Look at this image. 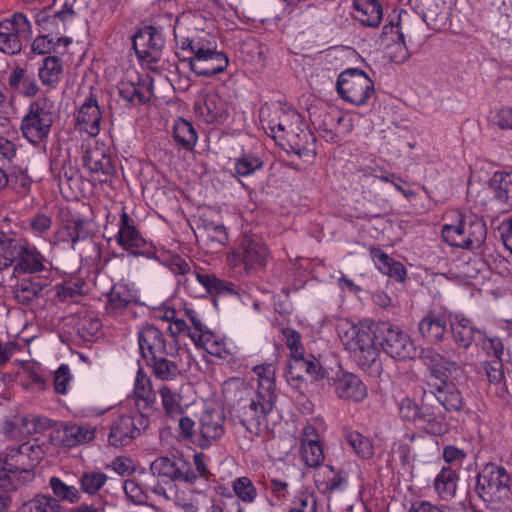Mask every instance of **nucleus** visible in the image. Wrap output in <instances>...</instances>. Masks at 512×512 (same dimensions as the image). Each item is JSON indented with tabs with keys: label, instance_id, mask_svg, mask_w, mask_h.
<instances>
[{
	"label": "nucleus",
	"instance_id": "obj_1",
	"mask_svg": "<svg viewBox=\"0 0 512 512\" xmlns=\"http://www.w3.org/2000/svg\"><path fill=\"white\" fill-rule=\"evenodd\" d=\"M337 332L350 358L362 371L373 377L379 376L383 370L380 347L399 361L413 360L416 354V347L408 335L389 322H342L338 324Z\"/></svg>",
	"mask_w": 512,
	"mask_h": 512
},
{
	"label": "nucleus",
	"instance_id": "obj_2",
	"mask_svg": "<svg viewBox=\"0 0 512 512\" xmlns=\"http://www.w3.org/2000/svg\"><path fill=\"white\" fill-rule=\"evenodd\" d=\"M420 359L429 371L423 397L431 394L446 410L460 411L463 407V397L454 382L449 380L451 372L458 369L457 362L446 360L432 348H422Z\"/></svg>",
	"mask_w": 512,
	"mask_h": 512
},
{
	"label": "nucleus",
	"instance_id": "obj_3",
	"mask_svg": "<svg viewBox=\"0 0 512 512\" xmlns=\"http://www.w3.org/2000/svg\"><path fill=\"white\" fill-rule=\"evenodd\" d=\"M232 383H227L225 387V398L231 403V417L235 423H239L248 432L258 434L263 427H267L266 416L269 414L275 404L276 396L269 393L264 398L260 393L256 398L252 397V390L248 387H239L235 391L237 399H231L230 387Z\"/></svg>",
	"mask_w": 512,
	"mask_h": 512
},
{
	"label": "nucleus",
	"instance_id": "obj_4",
	"mask_svg": "<svg viewBox=\"0 0 512 512\" xmlns=\"http://www.w3.org/2000/svg\"><path fill=\"white\" fill-rule=\"evenodd\" d=\"M511 478L505 468L495 464L487 465L478 474L475 486L467 493L471 503L477 500L486 503L488 507L498 510L511 500Z\"/></svg>",
	"mask_w": 512,
	"mask_h": 512
},
{
	"label": "nucleus",
	"instance_id": "obj_5",
	"mask_svg": "<svg viewBox=\"0 0 512 512\" xmlns=\"http://www.w3.org/2000/svg\"><path fill=\"white\" fill-rule=\"evenodd\" d=\"M452 215L454 222L442 228L444 241L453 247L472 251L479 249L487 236L484 220L472 213L464 214L460 211H454Z\"/></svg>",
	"mask_w": 512,
	"mask_h": 512
},
{
	"label": "nucleus",
	"instance_id": "obj_6",
	"mask_svg": "<svg viewBox=\"0 0 512 512\" xmlns=\"http://www.w3.org/2000/svg\"><path fill=\"white\" fill-rule=\"evenodd\" d=\"M28 451V443H23L18 447H8L4 455H0V491L10 494L19 486L34 480Z\"/></svg>",
	"mask_w": 512,
	"mask_h": 512
},
{
	"label": "nucleus",
	"instance_id": "obj_7",
	"mask_svg": "<svg viewBox=\"0 0 512 512\" xmlns=\"http://www.w3.org/2000/svg\"><path fill=\"white\" fill-rule=\"evenodd\" d=\"M268 249L255 234L244 232L237 246L228 254L227 260L234 267H242L247 274L266 267Z\"/></svg>",
	"mask_w": 512,
	"mask_h": 512
},
{
	"label": "nucleus",
	"instance_id": "obj_8",
	"mask_svg": "<svg viewBox=\"0 0 512 512\" xmlns=\"http://www.w3.org/2000/svg\"><path fill=\"white\" fill-rule=\"evenodd\" d=\"M53 104L47 99L30 103L27 114L22 118L20 130L25 139L36 145L45 140L54 123Z\"/></svg>",
	"mask_w": 512,
	"mask_h": 512
},
{
	"label": "nucleus",
	"instance_id": "obj_9",
	"mask_svg": "<svg viewBox=\"0 0 512 512\" xmlns=\"http://www.w3.org/2000/svg\"><path fill=\"white\" fill-rule=\"evenodd\" d=\"M150 424L147 415L142 412L122 414L114 418L108 425V433L100 431L103 436L107 435V442L110 446L119 448L129 445L134 439L139 437Z\"/></svg>",
	"mask_w": 512,
	"mask_h": 512
},
{
	"label": "nucleus",
	"instance_id": "obj_10",
	"mask_svg": "<svg viewBox=\"0 0 512 512\" xmlns=\"http://www.w3.org/2000/svg\"><path fill=\"white\" fill-rule=\"evenodd\" d=\"M336 91L346 102L355 106L365 105L374 93V82L359 68H348L337 78Z\"/></svg>",
	"mask_w": 512,
	"mask_h": 512
},
{
	"label": "nucleus",
	"instance_id": "obj_11",
	"mask_svg": "<svg viewBox=\"0 0 512 512\" xmlns=\"http://www.w3.org/2000/svg\"><path fill=\"white\" fill-rule=\"evenodd\" d=\"M284 375L288 384L295 389H302L306 385V376L311 381L330 378L328 371L322 367L320 361L312 354L290 357Z\"/></svg>",
	"mask_w": 512,
	"mask_h": 512
},
{
	"label": "nucleus",
	"instance_id": "obj_12",
	"mask_svg": "<svg viewBox=\"0 0 512 512\" xmlns=\"http://www.w3.org/2000/svg\"><path fill=\"white\" fill-rule=\"evenodd\" d=\"M150 471L164 483L180 481L193 484L199 477L188 460L175 455L156 458L150 465Z\"/></svg>",
	"mask_w": 512,
	"mask_h": 512
},
{
	"label": "nucleus",
	"instance_id": "obj_13",
	"mask_svg": "<svg viewBox=\"0 0 512 512\" xmlns=\"http://www.w3.org/2000/svg\"><path fill=\"white\" fill-rule=\"evenodd\" d=\"M216 47V42L206 41L203 47L197 48L196 56L183 59L182 62H187L197 76L212 77L219 74L227 68L229 59L224 52H218Z\"/></svg>",
	"mask_w": 512,
	"mask_h": 512
},
{
	"label": "nucleus",
	"instance_id": "obj_14",
	"mask_svg": "<svg viewBox=\"0 0 512 512\" xmlns=\"http://www.w3.org/2000/svg\"><path fill=\"white\" fill-rule=\"evenodd\" d=\"M117 244L132 256L156 258L154 247L148 243L135 225V221L124 210L119 221V231L116 235Z\"/></svg>",
	"mask_w": 512,
	"mask_h": 512
},
{
	"label": "nucleus",
	"instance_id": "obj_15",
	"mask_svg": "<svg viewBox=\"0 0 512 512\" xmlns=\"http://www.w3.org/2000/svg\"><path fill=\"white\" fill-rule=\"evenodd\" d=\"M132 44L140 61L157 63L165 45L163 30L161 27L146 25L134 34Z\"/></svg>",
	"mask_w": 512,
	"mask_h": 512
},
{
	"label": "nucleus",
	"instance_id": "obj_16",
	"mask_svg": "<svg viewBox=\"0 0 512 512\" xmlns=\"http://www.w3.org/2000/svg\"><path fill=\"white\" fill-rule=\"evenodd\" d=\"M194 280L184 278L182 283L185 289L193 296L199 297L209 294L212 296H237L236 286L229 281L218 278L215 274L195 271Z\"/></svg>",
	"mask_w": 512,
	"mask_h": 512
},
{
	"label": "nucleus",
	"instance_id": "obj_17",
	"mask_svg": "<svg viewBox=\"0 0 512 512\" xmlns=\"http://www.w3.org/2000/svg\"><path fill=\"white\" fill-rule=\"evenodd\" d=\"M49 261L36 248L35 245L26 239H18L15 253V262L13 264V275L20 274H50Z\"/></svg>",
	"mask_w": 512,
	"mask_h": 512
},
{
	"label": "nucleus",
	"instance_id": "obj_18",
	"mask_svg": "<svg viewBox=\"0 0 512 512\" xmlns=\"http://www.w3.org/2000/svg\"><path fill=\"white\" fill-rule=\"evenodd\" d=\"M120 98L130 107L145 105L153 95V79L135 73L122 79L117 85Z\"/></svg>",
	"mask_w": 512,
	"mask_h": 512
},
{
	"label": "nucleus",
	"instance_id": "obj_19",
	"mask_svg": "<svg viewBox=\"0 0 512 512\" xmlns=\"http://www.w3.org/2000/svg\"><path fill=\"white\" fill-rule=\"evenodd\" d=\"M138 344L144 360L161 354L175 356L177 348L167 343L163 332L153 324H145L138 331Z\"/></svg>",
	"mask_w": 512,
	"mask_h": 512
},
{
	"label": "nucleus",
	"instance_id": "obj_20",
	"mask_svg": "<svg viewBox=\"0 0 512 512\" xmlns=\"http://www.w3.org/2000/svg\"><path fill=\"white\" fill-rule=\"evenodd\" d=\"M281 140L285 141V143H279L283 149L299 157H305L313 152L312 146H314L316 139L314 134L302 122L288 135H281Z\"/></svg>",
	"mask_w": 512,
	"mask_h": 512
},
{
	"label": "nucleus",
	"instance_id": "obj_21",
	"mask_svg": "<svg viewBox=\"0 0 512 512\" xmlns=\"http://www.w3.org/2000/svg\"><path fill=\"white\" fill-rule=\"evenodd\" d=\"M276 117L267 121L266 133L276 142L281 140V135H288L290 131L301 124L302 116L291 108L278 107L275 111Z\"/></svg>",
	"mask_w": 512,
	"mask_h": 512
},
{
	"label": "nucleus",
	"instance_id": "obj_22",
	"mask_svg": "<svg viewBox=\"0 0 512 512\" xmlns=\"http://www.w3.org/2000/svg\"><path fill=\"white\" fill-rule=\"evenodd\" d=\"M333 380L336 394L342 399L359 402L367 395L366 386L353 373L339 370Z\"/></svg>",
	"mask_w": 512,
	"mask_h": 512
},
{
	"label": "nucleus",
	"instance_id": "obj_23",
	"mask_svg": "<svg viewBox=\"0 0 512 512\" xmlns=\"http://www.w3.org/2000/svg\"><path fill=\"white\" fill-rule=\"evenodd\" d=\"M197 111L207 123L222 124L229 116L227 102L217 93H208L202 103H197Z\"/></svg>",
	"mask_w": 512,
	"mask_h": 512
},
{
	"label": "nucleus",
	"instance_id": "obj_24",
	"mask_svg": "<svg viewBox=\"0 0 512 512\" xmlns=\"http://www.w3.org/2000/svg\"><path fill=\"white\" fill-rule=\"evenodd\" d=\"M224 417L217 411H206L200 419V435L198 441L199 447L207 449L211 442L219 439L224 434Z\"/></svg>",
	"mask_w": 512,
	"mask_h": 512
},
{
	"label": "nucleus",
	"instance_id": "obj_25",
	"mask_svg": "<svg viewBox=\"0 0 512 512\" xmlns=\"http://www.w3.org/2000/svg\"><path fill=\"white\" fill-rule=\"evenodd\" d=\"M101 119L102 115L97 99L91 94L78 110L76 116L77 124L80 126V129L95 137L100 132Z\"/></svg>",
	"mask_w": 512,
	"mask_h": 512
},
{
	"label": "nucleus",
	"instance_id": "obj_26",
	"mask_svg": "<svg viewBox=\"0 0 512 512\" xmlns=\"http://www.w3.org/2000/svg\"><path fill=\"white\" fill-rule=\"evenodd\" d=\"M450 325L455 342L465 349L470 347L473 341L482 339L484 335V332L476 329L469 319L458 314L450 318Z\"/></svg>",
	"mask_w": 512,
	"mask_h": 512
},
{
	"label": "nucleus",
	"instance_id": "obj_27",
	"mask_svg": "<svg viewBox=\"0 0 512 512\" xmlns=\"http://www.w3.org/2000/svg\"><path fill=\"white\" fill-rule=\"evenodd\" d=\"M185 316L192 324V329L188 326L187 322L183 319L176 318L168 326V330L172 337H176L179 334L187 332V335L191 338L194 344H198L197 336L204 334L209 329L202 323L199 313L192 308H185Z\"/></svg>",
	"mask_w": 512,
	"mask_h": 512
},
{
	"label": "nucleus",
	"instance_id": "obj_28",
	"mask_svg": "<svg viewBox=\"0 0 512 512\" xmlns=\"http://www.w3.org/2000/svg\"><path fill=\"white\" fill-rule=\"evenodd\" d=\"M48 286V277L23 278L17 282L14 288V298L22 305L31 304L36 298L40 297L42 291Z\"/></svg>",
	"mask_w": 512,
	"mask_h": 512
},
{
	"label": "nucleus",
	"instance_id": "obj_29",
	"mask_svg": "<svg viewBox=\"0 0 512 512\" xmlns=\"http://www.w3.org/2000/svg\"><path fill=\"white\" fill-rule=\"evenodd\" d=\"M355 19L362 25L376 28L383 18V6L378 0H354Z\"/></svg>",
	"mask_w": 512,
	"mask_h": 512
},
{
	"label": "nucleus",
	"instance_id": "obj_30",
	"mask_svg": "<svg viewBox=\"0 0 512 512\" xmlns=\"http://www.w3.org/2000/svg\"><path fill=\"white\" fill-rule=\"evenodd\" d=\"M108 297V309L113 312H123L130 305L138 303L137 291L126 283H115Z\"/></svg>",
	"mask_w": 512,
	"mask_h": 512
},
{
	"label": "nucleus",
	"instance_id": "obj_31",
	"mask_svg": "<svg viewBox=\"0 0 512 512\" xmlns=\"http://www.w3.org/2000/svg\"><path fill=\"white\" fill-rule=\"evenodd\" d=\"M83 166L91 173H102L109 177L115 173L110 155L104 149L95 147L88 149L83 156Z\"/></svg>",
	"mask_w": 512,
	"mask_h": 512
},
{
	"label": "nucleus",
	"instance_id": "obj_32",
	"mask_svg": "<svg viewBox=\"0 0 512 512\" xmlns=\"http://www.w3.org/2000/svg\"><path fill=\"white\" fill-rule=\"evenodd\" d=\"M467 198L469 202L473 203L477 212L486 213L487 216H489L490 213L500 210L499 204L496 203L494 199V187L492 181L489 186H483L478 190L468 187Z\"/></svg>",
	"mask_w": 512,
	"mask_h": 512
},
{
	"label": "nucleus",
	"instance_id": "obj_33",
	"mask_svg": "<svg viewBox=\"0 0 512 512\" xmlns=\"http://www.w3.org/2000/svg\"><path fill=\"white\" fill-rule=\"evenodd\" d=\"M63 72V61L60 57L46 56L38 70V76L43 86L55 89L61 81Z\"/></svg>",
	"mask_w": 512,
	"mask_h": 512
},
{
	"label": "nucleus",
	"instance_id": "obj_34",
	"mask_svg": "<svg viewBox=\"0 0 512 512\" xmlns=\"http://www.w3.org/2000/svg\"><path fill=\"white\" fill-rule=\"evenodd\" d=\"M8 85L11 90L28 98L36 96L39 92L34 76L27 75V71L20 66H16L11 72Z\"/></svg>",
	"mask_w": 512,
	"mask_h": 512
},
{
	"label": "nucleus",
	"instance_id": "obj_35",
	"mask_svg": "<svg viewBox=\"0 0 512 512\" xmlns=\"http://www.w3.org/2000/svg\"><path fill=\"white\" fill-rule=\"evenodd\" d=\"M422 337L429 343L440 342L446 331V319L440 314L430 313L418 324Z\"/></svg>",
	"mask_w": 512,
	"mask_h": 512
},
{
	"label": "nucleus",
	"instance_id": "obj_36",
	"mask_svg": "<svg viewBox=\"0 0 512 512\" xmlns=\"http://www.w3.org/2000/svg\"><path fill=\"white\" fill-rule=\"evenodd\" d=\"M494 199L502 211L512 209V171L495 174L492 179Z\"/></svg>",
	"mask_w": 512,
	"mask_h": 512
},
{
	"label": "nucleus",
	"instance_id": "obj_37",
	"mask_svg": "<svg viewBox=\"0 0 512 512\" xmlns=\"http://www.w3.org/2000/svg\"><path fill=\"white\" fill-rule=\"evenodd\" d=\"M173 139L178 146L186 151H192L198 136L191 122L184 118L175 120L172 128Z\"/></svg>",
	"mask_w": 512,
	"mask_h": 512
},
{
	"label": "nucleus",
	"instance_id": "obj_38",
	"mask_svg": "<svg viewBox=\"0 0 512 512\" xmlns=\"http://www.w3.org/2000/svg\"><path fill=\"white\" fill-rule=\"evenodd\" d=\"M153 356L145 360L146 365L151 369V373L159 380L171 381L177 378L180 374L176 362L168 360L165 356Z\"/></svg>",
	"mask_w": 512,
	"mask_h": 512
},
{
	"label": "nucleus",
	"instance_id": "obj_39",
	"mask_svg": "<svg viewBox=\"0 0 512 512\" xmlns=\"http://www.w3.org/2000/svg\"><path fill=\"white\" fill-rule=\"evenodd\" d=\"M95 428L78 424L66 425L62 431L61 441L66 447L90 442L95 437Z\"/></svg>",
	"mask_w": 512,
	"mask_h": 512
},
{
	"label": "nucleus",
	"instance_id": "obj_40",
	"mask_svg": "<svg viewBox=\"0 0 512 512\" xmlns=\"http://www.w3.org/2000/svg\"><path fill=\"white\" fill-rule=\"evenodd\" d=\"M458 475L450 467H443L434 480L437 494L444 500L452 499L456 494Z\"/></svg>",
	"mask_w": 512,
	"mask_h": 512
},
{
	"label": "nucleus",
	"instance_id": "obj_41",
	"mask_svg": "<svg viewBox=\"0 0 512 512\" xmlns=\"http://www.w3.org/2000/svg\"><path fill=\"white\" fill-rule=\"evenodd\" d=\"M64 234H68L72 247H74L77 242L87 239L90 231L87 229L84 219L71 217V219L67 220L65 226L57 232L56 237L58 241L68 242V238L64 237Z\"/></svg>",
	"mask_w": 512,
	"mask_h": 512
},
{
	"label": "nucleus",
	"instance_id": "obj_42",
	"mask_svg": "<svg viewBox=\"0 0 512 512\" xmlns=\"http://www.w3.org/2000/svg\"><path fill=\"white\" fill-rule=\"evenodd\" d=\"M60 501L51 495L39 494L22 503L17 512H60Z\"/></svg>",
	"mask_w": 512,
	"mask_h": 512
},
{
	"label": "nucleus",
	"instance_id": "obj_43",
	"mask_svg": "<svg viewBox=\"0 0 512 512\" xmlns=\"http://www.w3.org/2000/svg\"><path fill=\"white\" fill-rule=\"evenodd\" d=\"M197 347L204 348L209 354L219 358H225L230 354V350L223 339H219L212 331L199 334L197 336Z\"/></svg>",
	"mask_w": 512,
	"mask_h": 512
},
{
	"label": "nucleus",
	"instance_id": "obj_44",
	"mask_svg": "<svg viewBox=\"0 0 512 512\" xmlns=\"http://www.w3.org/2000/svg\"><path fill=\"white\" fill-rule=\"evenodd\" d=\"M264 167V161L250 152H243L234 161L235 175L238 177H247L253 175Z\"/></svg>",
	"mask_w": 512,
	"mask_h": 512
},
{
	"label": "nucleus",
	"instance_id": "obj_45",
	"mask_svg": "<svg viewBox=\"0 0 512 512\" xmlns=\"http://www.w3.org/2000/svg\"><path fill=\"white\" fill-rule=\"evenodd\" d=\"M7 187L21 197L27 196L31 191L32 179L26 170L13 167L7 174Z\"/></svg>",
	"mask_w": 512,
	"mask_h": 512
},
{
	"label": "nucleus",
	"instance_id": "obj_46",
	"mask_svg": "<svg viewBox=\"0 0 512 512\" xmlns=\"http://www.w3.org/2000/svg\"><path fill=\"white\" fill-rule=\"evenodd\" d=\"M13 25L9 22H0V51L15 55L22 49L19 36L13 32Z\"/></svg>",
	"mask_w": 512,
	"mask_h": 512
},
{
	"label": "nucleus",
	"instance_id": "obj_47",
	"mask_svg": "<svg viewBox=\"0 0 512 512\" xmlns=\"http://www.w3.org/2000/svg\"><path fill=\"white\" fill-rule=\"evenodd\" d=\"M18 239L11 233L0 231V271L13 266Z\"/></svg>",
	"mask_w": 512,
	"mask_h": 512
},
{
	"label": "nucleus",
	"instance_id": "obj_48",
	"mask_svg": "<svg viewBox=\"0 0 512 512\" xmlns=\"http://www.w3.org/2000/svg\"><path fill=\"white\" fill-rule=\"evenodd\" d=\"M344 437L353 451L363 459H370L374 455V448L370 440L357 431L346 430Z\"/></svg>",
	"mask_w": 512,
	"mask_h": 512
},
{
	"label": "nucleus",
	"instance_id": "obj_49",
	"mask_svg": "<svg viewBox=\"0 0 512 512\" xmlns=\"http://www.w3.org/2000/svg\"><path fill=\"white\" fill-rule=\"evenodd\" d=\"M50 487L55 495V499L65 500L69 503L79 502L81 495L79 490L74 486L64 483L59 477L53 476L49 481Z\"/></svg>",
	"mask_w": 512,
	"mask_h": 512
},
{
	"label": "nucleus",
	"instance_id": "obj_50",
	"mask_svg": "<svg viewBox=\"0 0 512 512\" xmlns=\"http://www.w3.org/2000/svg\"><path fill=\"white\" fill-rule=\"evenodd\" d=\"M102 327L100 319L94 315H84L75 324L77 334L84 341H92Z\"/></svg>",
	"mask_w": 512,
	"mask_h": 512
},
{
	"label": "nucleus",
	"instance_id": "obj_51",
	"mask_svg": "<svg viewBox=\"0 0 512 512\" xmlns=\"http://www.w3.org/2000/svg\"><path fill=\"white\" fill-rule=\"evenodd\" d=\"M134 394L137 399L145 402L144 408L152 405L156 400L155 394L152 393L150 379L142 369L138 370L135 378Z\"/></svg>",
	"mask_w": 512,
	"mask_h": 512
},
{
	"label": "nucleus",
	"instance_id": "obj_52",
	"mask_svg": "<svg viewBox=\"0 0 512 512\" xmlns=\"http://www.w3.org/2000/svg\"><path fill=\"white\" fill-rule=\"evenodd\" d=\"M159 394L167 417L173 418L183 413L179 396L168 386L161 387Z\"/></svg>",
	"mask_w": 512,
	"mask_h": 512
},
{
	"label": "nucleus",
	"instance_id": "obj_53",
	"mask_svg": "<svg viewBox=\"0 0 512 512\" xmlns=\"http://www.w3.org/2000/svg\"><path fill=\"white\" fill-rule=\"evenodd\" d=\"M108 477L103 472H85L79 479L81 490L87 494H96L106 483Z\"/></svg>",
	"mask_w": 512,
	"mask_h": 512
},
{
	"label": "nucleus",
	"instance_id": "obj_54",
	"mask_svg": "<svg viewBox=\"0 0 512 512\" xmlns=\"http://www.w3.org/2000/svg\"><path fill=\"white\" fill-rule=\"evenodd\" d=\"M302 458L309 467L320 466L324 460L323 448L320 442L310 441V443L302 444Z\"/></svg>",
	"mask_w": 512,
	"mask_h": 512
},
{
	"label": "nucleus",
	"instance_id": "obj_55",
	"mask_svg": "<svg viewBox=\"0 0 512 512\" xmlns=\"http://www.w3.org/2000/svg\"><path fill=\"white\" fill-rule=\"evenodd\" d=\"M233 491L244 502L251 503L257 497V490L248 477H239L233 482Z\"/></svg>",
	"mask_w": 512,
	"mask_h": 512
},
{
	"label": "nucleus",
	"instance_id": "obj_56",
	"mask_svg": "<svg viewBox=\"0 0 512 512\" xmlns=\"http://www.w3.org/2000/svg\"><path fill=\"white\" fill-rule=\"evenodd\" d=\"M399 417L407 423L416 422V402L414 397L399 395L397 398Z\"/></svg>",
	"mask_w": 512,
	"mask_h": 512
},
{
	"label": "nucleus",
	"instance_id": "obj_57",
	"mask_svg": "<svg viewBox=\"0 0 512 512\" xmlns=\"http://www.w3.org/2000/svg\"><path fill=\"white\" fill-rule=\"evenodd\" d=\"M478 341H481L482 348L488 356L495 358V360H501L504 346L500 338L496 336L488 337L484 334L482 339H478Z\"/></svg>",
	"mask_w": 512,
	"mask_h": 512
},
{
	"label": "nucleus",
	"instance_id": "obj_58",
	"mask_svg": "<svg viewBox=\"0 0 512 512\" xmlns=\"http://www.w3.org/2000/svg\"><path fill=\"white\" fill-rule=\"evenodd\" d=\"M283 336L285 337L286 345L290 350V357L304 354L301 335L298 331L292 328H284Z\"/></svg>",
	"mask_w": 512,
	"mask_h": 512
},
{
	"label": "nucleus",
	"instance_id": "obj_59",
	"mask_svg": "<svg viewBox=\"0 0 512 512\" xmlns=\"http://www.w3.org/2000/svg\"><path fill=\"white\" fill-rule=\"evenodd\" d=\"M3 22L11 23L14 28L13 32L19 37L29 38L32 34L31 23L23 13H15L11 20H4Z\"/></svg>",
	"mask_w": 512,
	"mask_h": 512
},
{
	"label": "nucleus",
	"instance_id": "obj_60",
	"mask_svg": "<svg viewBox=\"0 0 512 512\" xmlns=\"http://www.w3.org/2000/svg\"><path fill=\"white\" fill-rule=\"evenodd\" d=\"M71 380L70 369L67 364H61L55 371L53 385L56 393L66 394L67 385Z\"/></svg>",
	"mask_w": 512,
	"mask_h": 512
},
{
	"label": "nucleus",
	"instance_id": "obj_61",
	"mask_svg": "<svg viewBox=\"0 0 512 512\" xmlns=\"http://www.w3.org/2000/svg\"><path fill=\"white\" fill-rule=\"evenodd\" d=\"M204 227L211 240L216 241L221 245H226L228 243V233L224 225L208 221L205 223Z\"/></svg>",
	"mask_w": 512,
	"mask_h": 512
},
{
	"label": "nucleus",
	"instance_id": "obj_62",
	"mask_svg": "<svg viewBox=\"0 0 512 512\" xmlns=\"http://www.w3.org/2000/svg\"><path fill=\"white\" fill-rule=\"evenodd\" d=\"M31 50L33 53L39 55L49 54L51 52H57L54 45V39L50 35H39L33 41Z\"/></svg>",
	"mask_w": 512,
	"mask_h": 512
},
{
	"label": "nucleus",
	"instance_id": "obj_63",
	"mask_svg": "<svg viewBox=\"0 0 512 512\" xmlns=\"http://www.w3.org/2000/svg\"><path fill=\"white\" fill-rule=\"evenodd\" d=\"M494 125L502 130H512V108L503 107L492 117Z\"/></svg>",
	"mask_w": 512,
	"mask_h": 512
},
{
	"label": "nucleus",
	"instance_id": "obj_64",
	"mask_svg": "<svg viewBox=\"0 0 512 512\" xmlns=\"http://www.w3.org/2000/svg\"><path fill=\"white\" fill-rule=\"evenodd\" d=\"M502 366L501 360H493L490 363H486L485 371L490 383L498 384L503 380L504 373Z\"/></svg>",
	"mask_w": 512,
	"mask_h": 512
}]
</instances>
